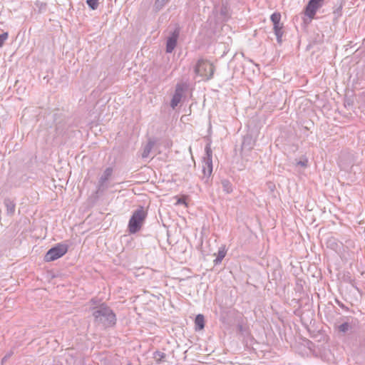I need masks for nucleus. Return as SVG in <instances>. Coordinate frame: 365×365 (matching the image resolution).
<instances>
[{
    "label": "nucleus",
    "instance_id": "obj_17",
    "mask_svg": "<svg viewBox=\"0 0 365 365\" xmlns=\"http://www.w3.org/2000/svg\"><path fill=\"white\" fill-rule=\"evenodd\" d=\"M221 185H222L223 190L226 193L230 194L232 192V190H233L232 184L230 182V180H228L227 179H223L221 180Z\"/></svg>",
    "mask_w": 365,
    "mask_h": 365
},
{
    "label": "nucleus",
    "instance_id": "obj_8",
    "mask_svg": "<svg viewBox=\"0 0 365 365\" xmlns=\"http://www.w3.org/2000/svg\"><path fill=\"white\" fill-rule=\"evenodd\" d=\"M324 0H309L306 6V15L309 18H313L317 9L321 6Z\"/></svg>",
    "mask_w": 365,
    "mask_h": 365
},
{
    "label": "nucleus",
    "instance_id": "obj_16",
    "mask_svg": "<svg viewBox=\"0 0 365 365\" xmlns=\"http://www.w3.org/2000/svg\"><path fill=\"white\" fill-rule=\"evenodd\" d=\"M195 324L196 329L201 330V329H204V327H205L204 316L200 314H197L195 317Z\"/></svg>",
    "mask_w": 365,
    "mask_h": 365
},
{
    "label": "nucleus",
    "instance_id": "obj_20",
    "mask_svg": "<svg viewBox=\"0 0 365 365\" xmlns=\"http://www.w3.org/2000/svg\"><path fill=\"white\" fill-rule=\"evenodd\" d=\"M270 19H271L272 22L273 23V25L280 24V20H281L280 13H279V12L273 13L271 15Z\"/></svg>",
    "mask_w": 365,
    "mask_h": 365
},
{
    "label": "nucleus",
    "instance_id": "obj_27",
    "mask_svg": "<svg viewBox=\"0 0 365 365\" xmlns=\"http://www.w3.org/2000/svg\"><path fill=\"white\" fill-rule=\"evenodd\" d=\"M183 202H184V200H179L178 201V204H182Z\"/></svg>",
    "mask_w": 365,
    "mask_h": 365
},
{
    "label": "nucleus",
    "instance_id": "obj_15",
    "mask_svg": "<svg viewBox=\"0 0 365 365\" xmlns=\"http://www.w3.org/2000/svg\"><path fill=\"white\" fill-rule=\"evenodd\" d=\"M273 26V29L277 37V41L279 43H280L282 42V38L283 36L282 26L280 24H274Z\"/></svg>",
    "mask_w": 365,
    "mask_h": 365
},
{
    "label": "nucleus",
    "instance_id": "obj_18",
    "mask_svg": "<svg viewBox=\"0 0 365 365\" xmlns=\"http://www.w3.org/2000/svg\"><path fill=\"white\" fill-rule=\"evenodd\" d=\"M165 357H166V354L164 352H162L160 351H155L153 353V359L155 361L156 364H158L165 361Z\"/></svg>",
    "mask_w": 365,
    "mask_h": 365
},
{
    "label": "nucleus",
    "instance_id": "obj_22",
    "mask_svg": "<svg viewBox=\"0 0 365 365\" xmlns=\"http://www.w3.org/2000/svg\"><path fill=\"white\" fill-rule=\"evenodd\" d=\"M335 18H339L342 14V6H339V7L336 8L333 12Z\"/></svg>",
    "mask_w": 365,
    "mask_h": 365
},
{
    "label": "nucleus",
    "instance_id": "obj_26",
    "mask_svg": "<svg viewBox=\"0 0 365 365\" xmlns=\"http://www.w3.org/2000/svg\"><path fill=\"white\" fill-rule=\"evenodd\" d=\"M353 103H354V101L352 99L346 97L345 102H344L345 106H352Z\"/></svg>",
    "mask_w": 365,
    "mask_h": 365
},
{
    "label": "nucleus",
    "instance_id": "obj_11",
    "mask_svg": "<svg viewBox=\"0 0 365 365\" xmlns=\"http://www.w3.org/2000/svg\"><path fill=\"white\" fill-rule=\"evenodd\" d=\"M4 204L6 207V213L8 215H13L15 212L16 205L13 200L9 198L4 199Z\"/></svg>",
    "mask_w": 365,
    "mask_h": 365
},
{
    "label": "nucleus",
    "instance_id": "obj_1",
    "mask_svg": "<svg viewBox=\"0 0 365 365\" xmlns=\"http://www.w3.org/2000/svg\"><path fill=\"white\" fill-rule=\"evenodd\" d=\"M93 317L94 322L98 326L106 329L113 327L116 324V316L113 311L105 304L93 308Z\"/></svg>",
    "mask_w": 365,
    "mask_h": 365
},
{
    "label": "nucleus",
    "instance_id": "obj_23",
    "mask_svg": "<svg viewBox=\"0 0 365 365\" xmlns=\"http://www.w3.org/2000/svg\"><path fill=\"white\" fill-rule=\"evenodd\" d=\"M8 38V33L5 32L0 34V48L3 46L4 41Z\"/></svg>",
    "mask_w": 365,
    "mask_h": 365
},
{
    "label": "nucleus",
    "instance_id": "obj_28",
    "mask_svg": "<svg viewBox=\"0 0 365 365\" xmlns=\"http://www.w3.org/2000/svg\"><path fill=\"white\" fill-rule=\"evenodd\" d=\"M319 95L316 94V95H315V99H316V100H317V99H319Z\"/></svg>",
    "mask_w": 365,
    "mask_h": 365
},
{
    "label": "nucleus",
    "instance_id": "obj_3",
    "mask_svg": "<svg viewBox=\"0 0 365 365\" xmlns=\"http://www.w3.org/2000/svg\"><path fill=\"white\" fill-rule=\"evenodd\" d=\"M214 71L215 68L212 63L203 58L199 59L195 67V73L197 77L200 78L198 80L199 82L202 80L210 79L213 76Z\"/></svg>",
    "mask_w": 365,
    "mask_h": 365
},
{
    "label": "nucleus",
    "instance_id": "obj_24",
    "mask_svg": "<svg viewBox=\"0 0 365 365\" xmlns=\"http://www.w3.org/2000/svg\"><path fill=\"white\" fill-rule=\"evenodd\" d=\"M307 164H308V160L307 159H304L303 160H299L297 163V165H300L302 167H304V168H306L307 167Z\"/></svg>",
    "mask_w": 365,
    "mask_h": 365
},
{
    "label": "nucleus",
    "instance_id": "obj_14",
    "mask_svg": "<svg viewBox=\"0 0 365 365\" xmlns=\"http://www.w3.org/2000/svg\"><path fill=\"white\" fill-rule=\"evenodd\" d=\"M155 145V142L152 140H149L148 143L144 146L143 151L142 153L143 158H147Z\"/></svg>",
    "mask_w": 365,
    "mask_h": 365
},
{
    "label": "nucleus",
    "instance_id": "obj_13",
    "mask_svg": "<svg viewBox=\"0 0 365 365\" xmlns=\"http://www.w3.org/2000/svg\"><path fill=\"white\" fill-rule=\"evenodd\" d=\"M182 93H175L174 95L173 96V98L170 101V107L173 109H175L178 106V104L180 103L182 98Z\"/></svg>",
    "mask_w": 365,
    "mask_h": 365
},
{
    "label": "nucleus",
    "instance_id": "obj_21",
    "mask_svg": "<svg viewBox=\"0 0 365 365\" xmlns=\"http://www.w3.org/2000/svg\"><path fill=\"white\" fill-rule=\"evenodd\" d=\"M86 4L93 10H95L98 7V0H87Z\"/></svg>",
    "mask_w": 365,
    "mask_h": 365
},
{
    "label": "nucleus",
    "instance_id": "obj_6",
    "mask_svg": "<svg viewBox=\"0 0 365 365\" xmlns=\"http://www.w3.org/2000/svg\"><path fill=\"white\" fill-rule=\"evenodd\" d=\"M112 174L113 168L110 167L106 168V170L103 171V173L99 178L97 190L95 192L96 200L98 199L99 195H102L108 188V181L111 177Z\"/></svg>",
    "mask_w": 365,
    "mask_h": 365
},
{
    "label": "nucleus",
    "instance_id": "obj_19",
    "mask_svg": "<svg viewBox=\"0 0 365 365\" xmlns=\"http://www.w3.org/2000/svg\"><path fill=\"white\" fill-rule=\"evenodd\" d=\"M351 329V326L348 322H345L337 326V330L339 331V332L342 333L343 334L347 333V331Z\"/></svg>",
    "mask_w": 365,
    "mask_h": 365
},
{
    "label": "nucleus",
    "instance_id": "obj_25",
    "mask_svg": "<svg viewBox=\"0 0 365 365\" xmlns=\"http://www.w3.org/2000/svg\"><path fill=\"white\" fill-rule=\"evenodd\" d=\"M13 354V352L11 351L10 353H8L6 354L4 358L1 359V364H4L6 361Z\"/></svg>",
    "mask_w": 365,
    "mask_h": 365
},
{
    "label": "nucleus",
    "instance_id": "obj_2",
    "mask_svg": "<svg viewBox=\"0 0 365 365\" xmlns=\"http://www.w3.org/2000/svg\"><path fill=\"white\" fill-rule=\"evenodd\" d=\"M147 213L143 207L135 210L128 222V229L130 234H135L141 229L146 218Z\"/></svg>",
    "mask_w": 365,
    "mask_h": 365
},
{
    "label": "nucleus",
    "instance_id": "obj_10",
    "mask_svg": "<svg viewBox=\"0 0 365 365\" xmlns=\"http://www.w3.org/2000/svg\"><path fill=\"white\" fill-rule=\"evenodd\" d=\"M220 14L223 21H227L231 16V10L227 3H222Z\"/></svg>",
    "mask_w": 365,
    "mask_h": 365
},
{
    "label": "nucleus",
    "instance_id": "obj_29",
    "mask_svg": "<svg viewBox=\"0 0 365 365\" xmlns=\"http://www.w3.org/2000/svg\"><path fill=\"white\" fill-rule=\"evenodd\" d=\"M127 365H131V364H130V363H129V364H128Z\"/></svg>",
    "mask_w": 365,
    "mask_h": 365
},
{
    "label": "nucleus",
    "instance_id": "obj_9",
    "mask_svg": "<svg viewBox=\"0 0 365 365\" xmlns=\"http://www.w3.org/2000/svg\"><path fill=\"white\" fill-rule=\"evenodd\" d=\"M195 89L192 81L183 78L177 83L175 91H192Z\"/></svg>",
    "mask_w": 365,
    "mask_h": 365
},
{
    "label": "nucleus",
    "instance_id": "obj_7",
    "mask_svg": "<svg viewBox=\"0 0 365 365\" xmlns=\"http://www.w3.org/2000/svg\"><path fill=\"white\" fill-rule=\"evenodd\" d=\"M180 31L179 29H175L168 36L167 41H166V52L168 53H170L173 51L175 49L176 45L178 38L179 37Z\"/></svg>",
    "mask_w": 365,
    "mask_h": 365
},
{
    "label": "nucleus",
    "instance_id": "obj_4",
    "mask_svg": "<svg viewBox=\"0 0 365 365\" xmlns=\"http://www.w3.org/2000/svg\"><path fill=\"white\" fill-rule=\"evenodd\" d=\"M205 156L202 160V173L203 176L202 180L205 183L209 184L210 181V177L212 173V151L210 144H207L205 146Z\"/></svg>",
    "mask_w": 365,
    "mask_h": 365
},
{
    "label": "nucleus",
    "instance_id": "obj_5",
    "mask_svg": "<svg viewBox=\"0 0 365 365\" xmlns=\"http://www.w3.org/2000/svg\"><path fill=\"white\" fill-rule=\"evenodd\" d=\"M68 246L66 244H57L49 249L44 256L45 262H52L63 257L68 252Z\"/></svg>",
    "mask_w": 365,
    "mask_h": 365
},
{
    "label": "nucleus",
    "instance_id": "obj_12",
    "mask_svg": "<svg viewBox=\"0 0 365 365\" xmlns=\"http://www.w3.org/2000/svg\"><path fill=\"white\" fill-rule=\"evenodd\" d=\"M226 254H227V250L225 248V246L220 247L217 252V257L214 260V264L216 265V264L221 263L222 260L224 259Z\"/></svg>",
    "mask_w": 365,
    "mask_h": 365
}]
</instances>
